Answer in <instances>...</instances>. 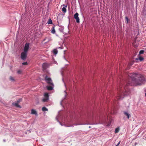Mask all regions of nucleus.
I'll return each instance as SVG.
<instances>
[{
    "instance_id": "nucleus-27",
    "label": "nucleus",
    "mask_w": 146,
    "mask_h": 146,
    "mask_svg": "<svg viewBox=\"0 0 146 146\" xmlns=\"http://www.w3.org/2000/svg\"><path fill=\"white\" fill-rule=\"evenodd\" d=\"M133 62H132L131 63L130 65H132L133 64Z\"/></svg>"
},
{
    "instance_id": "nucleus-17",
    "label": "nucleus",
    "mask_w": 146,
    "mask_h": 146,
    "mask_svg": "<svg viewBox=\"0 0 146 146\" xmlns=\"http://www.w3.org/2000/svg\"><path fill=\"white\" fill-rule=\"evenodd\" d=\"M47 23L48 24H52V21L50 19H49Z\"/></svg>"
},
{
    "instance_id": "nucleus-14",
    "label": "nucleus",
    "mask_w": 146,
    "mask_h": 146,
    "mask_svg": "<svg viewBox=\"0 0 146 146\" xmlns=\"http://www.w3.org/2000/svg\"><path fill=\"white\" fill-rule=\"evenodd\" d=\"M47 88L48 90H51L53 89V87L51 86H47Z\"/></svg>"
},
{
    "instance_id": "nucleus-2",
    "label": "nucleus",
    "mask_w": 146,
    "mask_h": 146,
    "mask_svg": "<svg viewBox=\"0 0 146 146\" xmlns=\"http://www.w3.org/2000/svg\"><path fill=\"white\" fill-rule=\"evenodd\" d=\"M45 80L46 81L47 83L49 85L53 86L54 84L52 82V81L51 78L48 77L46 75L44 78Z\"/></svg>"
},
{
    "instance_id": "nucleus-9",
    "label": "nucleus",
    "mask_w": 146,
    "mask_h": 146,
    "mask_svg": "<svg viewBox=\"0 0 146 146\" xmlns=\"http://www.w3.org/2000/svg\"><path fill=\"white\" fill-rule=\"evenodd\" d=\"M12 105H13L15 106H16L17 107L21 108V106L18 104L17 103L15 102H14L13 103H12Z\"/></svg>"
},
{
    "instance_id": "nucleus-29",
    "label": "nucleus",
    "mask_w": 146,
    "mask_h": 146,
    "mask_svg": "<svg viewBox=\"0 0 146 146\" xmlns=\"http://www.w3.org/2000/svg\"><path fill=\"white\" fill-rule=\"evenodd\" d=\"M145 96H146V93H145Z\"/></svg>"
},
{
    "instance_id": "nucleus-26",
    "label": "nucleus",
    "mask_w": 146,
    "mask_h": 146,
    "mask_svg": "<svg viewBox=\"0 0 146 146\" xmlns=\"http://www.w3.org/2000/svg\"><path fill=\"white\" fill-rule=\"evenodd\" d=\"M120 143V141H119L118 142V143H117V145H115V146H118L119 145Z\"/></svg>"
},
{
    "instance_id": "nucleus-10",
    "label": "nucleus",
    "mask_w": 146,
    "mask_h": 146,
    "mask_svg": "<svg viewBox=\"0 0 146 146\" xmlns=\"http://www.w3.org/2000/svg\"><path fill=\"white\" fill-rule=\"evenodd\" d=\"M124 114L127 116L128 119H129L130 116V115L125 111L123 112Z\"/></svg>"
},
{
    "instance_id": "nucleus-21",
    "label": "nucleus",
    "mask_w": 146,
    "mask_h": 146,
    "mask_svg": "<svg viewBox=\"0 0 146 146\" xmlns=\"http://www.w3.org/2000/svg\"><path fill=\"white\" fill-rule=\"evenodd\" d=\"M144 52V51L143 50H141L140 51L139 53L140 54H143Z\"/></svg>"
},
{
    "instance_id": "nucleus-28",
    "label": "nucleus",
    "mask_w": 146,
    "mask_h": 146,
    "mask_svg": "<svg viewBox=\"0 0 146 146\" xmlns=\"http://www.w3.org/2000/svg\"><path fill=\"white\" fill-rule=\"evenodd\" d=\"M89 128H90V127L89 126Z\"/></svg>"
},
{
    "instance_id": "nucleus-23",
    "label": "nucleus",
    "mask_w": 146,
    "mask_h": 146,
    "mask_svg": "<svg viewBox=\"0 0 146 146\" xmlns=\"http://www.w3.org/2000/svg\"><path fill=\"white\" fill-rule=\"evenodd\" d=\"M21 99H19L18 100H17L15 102H16L18 104H19L20 102L21 101Z\"/></svg>"
},
{
    "instance_id": "nucleus-6",
    "label": "nucleus",
    "mask_w": 146,
    "mask_h": 146,
    "mask_svg": "<svg viewBox=\"0 0 146 146\" xmlns=\"http://www.w3.org/2000/svg\"><path fill=\"white\" fill-rule=\"evenodd\" d=\"M29 44L28 43H27L25 44L24 48V52H27L29 50Z\"/></svg>"
},
{
    "instance_id": "nucleus-8",
    "label": "nucleus",
    "mask_w": 146,
    "mask_h": 146,
    "mask_svg": "<svg viewBox=\"0 0 146 146\" xmlns=\"http://www.w3.org/2000/svg\"><path fill=\"white\" fill-rule=\"evenodd\" d=\"M31 114H35L36 115H37V113L36 111L33 109L31 110Z\"/></svg>"
},
{
    "instance_id": "nucleus-13",
    "label": "nucleus",
    "mask_w": 146,
    "mask_h": 146,
    "mask_svg": "<svg viewBox=\"0 0 146 146\" xmlns=\"http://www.w3.org/2000/svg\"><path fill=\"white\" fill-rule=\"evenodd\" d=\"M9 80L12 82H14L15 80L14 78L11 76H10L9 77Z\"/></svg>"
},
{
    "instance_id": "nucleus-1",
    "label": "nucleus",
    "mask_w": 146,
    "mask_h": 146,
    "mask_svg": "<svg viewBox=\"0 0 146 146\" xmlns=\"http://www.w3.org/2000/svg\"><path fill=\"white\" fill-rule=\"evenodd\" d=\"M129 76V81L125 87L123 88L121 83L119 84V88H117L118 96L116 98L117 100L123 98L124 96L130 94V90L128 88V86L140 85L144 84L145 81L144 76L140 74L132 73L130 74Z\"/></svg>"
},
{
    "instance_id": "nucleus-5",
    "label": "nucleus",
    "mask_w": 146,
    "mask_h": 146,
    "mask_svg": "<svg viewBox=\"0 0 146 146\" xmlns=\"http://www.w3.org/2000/svg\"><path fill=\"white\" fill-rule=\"evenodd\" d=\"M27 53L25 52H23L21 53V58L22 60H24L26 59L27 56Z\"/></svg>"
},
{
    "instance_id": "nucleus-7",
    "label": "nucleus",
    "mask_w": 146,
    "mask_h": 146,
    "mask_svg": "<svg viewBox=\"0 0 146 146\" xmlns=\"http://www.w3.org/2000/svg\"><path fill=\"white\" fill-rule=\"evenodd\" d=\"M78 14L77 13H76L74 15V18L76 20V22L77 23L80 22V19L78 17Z\"/></svg>"
},
{
    "instance_id": "nucleus-16",
    "label": "nucleus",
    "mask_w": 146,
    "mask_h": 146,
    "mask_svg": "<svg viewBox=\"0 0 146 146\" xmlns=\"http://www.w3.org/2000/svg\"><path fill=\"white\" fill-rule=\"evenodd\" d=\"M42 110L43 111H48V109H47L45 107H43L42 108Z\"/></svg>"
},
{
    "instance_id": "nucleus-12",
    "label": "nucleus",
    "mask_w": 146,
    "mask_h": 146,
    "mask_svg": "<svg viewBox=\"0 0 146 146\" xmlns=\"http://www.w3.org/2000/svg\"><path fill=\"white\" fill-rule=\"evenodd\" d=\"M143 60V58L141 56H139V58H137L135 59V60L137 61L139 60L140 61H142V60Z\"/></svg>"
},
{
    "instance_id": "nucleus-3",
    "label": "nucleus",
    "mask_w": 146,
    "mask_h": 146,
    "mask_svg": "<svg viewBox=\"0 0 146 146\" xmlns=\"http://www.w3.org/2000/svg\"><path fill=\"white\" fill-rule=\"evenodd\" d=\"M112 120L111 117L110 116H109V115H108L107 116V118L104 120L102 122V123H107L108 121L109 123L108 124V125L109 126L112 122Z\"/></svg>"
},
{
    "instance_id": "nucleus-15",
    "label": "nucleus",
    "mask_w": 146,
    "mask_h": 146,
    "mask_svg": "<svg viewBox=\"0 0 146 146\" xmlns=\"http://www.w3.org/2000/svg\"><path fill=\"white\" fill-rule=\"evenodd\" d=\"M58 52V51L57 50V49H54L53 50V53L55 55H56L57 54Z\"/></svg>"
},
{
    "instance_id": "nucleus-19",
    "label": "nucleus",
    "mask_w": 146,
    "mask_h": 146,
    "mask_svg": "<svg viewBox=\"0 0 146 146\" xmlns=\"http://www.w3.org/2000/svg\"><path fill=\"white\" fill-rule=\"evenodd\" d=\"M62 10L63 11V12L65 13L66 12V9L65 7H63L62 8Z\"/></svg>"
},
{
    "instance_id": "nucleus-25",
    "label": "nucleus",
    "mask_w": 146,
    "mask_h": 146,
    "mask_svg": "<svg viewBox=\"0 0 146 146\" xmlns=\"http://www.w3.org/2000/svg\"><path fill=\"white\" fill-rule=\"evenodd\" d=\"M21 72V70H18L17 72V73L19 74H20Z\"/></svg>"
},
{
    "instance_id": "nucleus-20",
    "label": "nucleus",
    "mask_w": 146,
    "mask_h": 146,
    "mask_svg": "<svg viewBox=\"0 0 146 146\" xmlns=\"http://www.w3.org/2000/svg\"><path fill=\"white\" fill-rule=\"evenodd\" d=\"M119 131V129L118 128H116L115 130V133H118Z\"/></svg>"
},
{
    "instance_id": "nucleus-18",
    "label": "nucleus",
    "mask_w": 146,
    "mask_h": 146,
    "mask_svg": "<svg viewBox=\"0 0 146 146\" xmlns=\"http://www.w3.org/2000/svg\"><path fill=\"white\" fill-rule=\"evenodd\" d=\"M51 33L53 34H54L55 33V31L54 27L52 28V30L51 31Z\"/></svg>"
},
{
    "instance_id": "nucleus-4",
    "label": "nucleus",
    "mask_w": 146,
    "mask_h": 146,
    "mask_svg": "<svg viewBox=\"0 0 146 146\" xmlns=\"http://www.w3.org/2000/svg\"><path fill=\"white\" fill-rule=\"evenodd\" d=\"M44 98H43L42 101L43 102H48L49 100V95L48 93H45L44 95Z\"/></svg>"
},
{
    "instance_id": "nucleus-22",
    "label": "nucleus",
    "mask_w": 146,
    "mask_h": 146,
    "mask_svg": "<svg viewBox=\"0 0 146 146\" xmlns=\"http://www.w3.org/2000/svg\"><path fill=\"white\" fill-rule=\"evenodd\" d=\"M28 63L27 62H23L22 63V64L24 65H27Z\"/></svg>"
},
{
    "instance_id": "nucleus-24",
    "label": "nucleus",
    "mask_w": 146,
    "mask_h": 146,
    "mask_svg": "<svg viewBox=\"0 0 146 146\" xmlns=\"http://www.w3.org/2000/svg\"><path fill=\"white\" fill-rule=\"evenodd\" d=\"M125 19L126 20V21H127V23H128V21L129 20V19H128V17H125Z\"/></svg>"
},
{
    "instance_id": "nucleus-11",
    "label": "nucleus",
    "mask_w": 146,
    "mask_h": 146,
    "mask_svg": "<svg viewBox=\"0 0 146 146\" xmlns=\"http://www.w3.org/2000/svg\"><path fill=\"white\" fill-rule=\"evenodd\" d=\"M42 67L43 69L45 70L47 68V64L46 63H44L42 64Z\"/></svg>"
}]
</instances>
